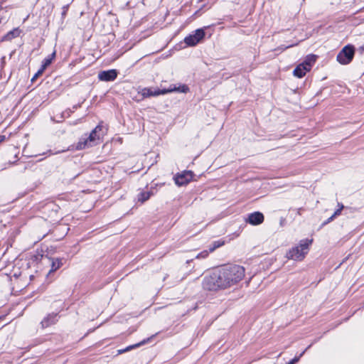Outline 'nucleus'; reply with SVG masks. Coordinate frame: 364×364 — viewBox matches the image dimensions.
<instances>
[{
  "label": "nucleus",
  "instance_id": "nucleus-1",
  "mask_svg": "<svg viewBox=\"0 0 364 364\" xmlns=\"http://www.w3.org/2000/svg\"><path fill=\"white\" fill-rule=\"evenodd\" d=\"M222 278L224 288H229L239 282L245 277V269L237 264H228L218 269Z\"/></svg>",
  "mask_w": 364,
  "mask_h": 364
},
{
  "label": "nucleus",
  "instance_id": "nucleus-2",
  "mask_svg": "<svg viewBox=\"0 0 364 364\" xmlns=\"http://www.w3.org/2000/svg\"><path fill=\"white\" fill-rule=\"evenodd\" d=\"M104 134L103 127L101 124H98L87 137H83L80 139L76 149H84L99 144Z\"/></svg>",
  "mask_w": 364,
  "mask_h": 364
},
{
  "label": "nucleus",
  "instance_id": "nucleus-3",
  "mask_svg": "<svg viewBox=\"0 0 364 364\" xmlns=\"http://www.w3.org/2000/svg\"><path fill=\"white\" fill-rule=\"evenodd\" d=\"M202 285L203 288L207 291H215L220 289H225L218 269H215L210 274L205 276Z\"/></svg>",
  "mask_w": 364,
  "mask_h": 364
},
{
  "label": "nucleus",
  "instance_id": "nucleus-4",
  "mask_svg": "<svg viewBox=\"0 0 364 364\" xmlns=\"http://www.w3.org/2000/svg\"><path fill=\"white\" fill-rule=\"evenodd\" d=\"M189 90L188 86L186 85L176 86V85H171L167 89H157L154 87H145L141 90V94L144 97H156L160 95H165L167 93L173 92H179L183 93H186Z\"/></svg>",
  "mask_w": 364,
  "mask_h": 364
},
{
  "label": "nucleus",
  "instance_id": "nucleus-5",
  "mask_svg": "<svg viewBox=\"0 0 364 364\" xmlns=\"http://www.w3.org/2000/svg\"><path fill=\"white\" fill-rule=\"evenodd\" d=\"M354 53L355 50L353 46H346L338 54L337 61L341 65H348L352 61Z\"/></svg>",
  "mask_w": 364,
  "mask_h": 364
},
{
  "label": "nucleus",
  "instance_id": "nucleus-6",
  "mask_svg": "<svg viewBox=\"0 0 364 364\" xmlns=\"http://www.w3.org/2000/svg\"><path fill=\"white\" fill-rule=\"evenodd\" d=\"M205 36V31L203 28L197 29L193 34L189 35L184 39L185 43L188 46L197 45Z\"/></svg>",
  "mask_w": 364,
  "mask_h": 364
},
{
  "label": "nucleus",
  "instance_id": "nucleus-7",
  "mask_svg": "<svg viewBox=\"0 0 364 364\" xmlns=\"http://www.w3.org/2000/svg\"><path fill=\"white\" fill-rule=\"evenodd\" d=\"M193 174L190 171H185L178 173L174 177V181L178 186H184L188 183L193 178Z\"/></svg>",
  "mask_w": 364,
  "mask_h": 364
},
{
  "label": "nucleus",
  "instance_id": "nucleus-8",
  "mask_svg": "<svg viewBox=\"0 0 364 364\" xmlns=\"http://www.w3.org/2000/svg\"><path fill=\"white\" fill-rule=\"evenodd\" d=\"M117 77V71L114 69L101 71L98 74V78L101 81H113Z\"/></svg>",
  "mask_w": 364,
  "mask_h": 364
},
{
  "label": "nucleus",
  "instance_id": "nucleus-9",
  "mask_svg": "<svg viewBox=\"0 0 364 364\" xmlns=\"http://www.w3.org/2000/svg\"><path fill=\"white\" fill-rule=\"evenodd\" d=\"M264 220V215L259 212H255L248 216V223L257 225L261 224Z\"/></svg>",
  "mask_w": 364,
  "mask_h": 364
},
{
  "label": "nucleus",
  "instance_id": "nucleus-10",
  "mask_svg": "<svg viewBox=\"0 0 364 364\" xmlns=\"http://www.w3.org/2000/svg\"><path fill=\"white\" fill-rule=\"evenodd\" d=\"M305 255L306 252H286L285 257L288 259L301 261L305 257Z\"/></svg>",
  "mask_w": 364,
  "mask_h": 364
},
{
  "label": "nucleus",
  "instance_id": "nucleus-11",
  "mask_svg": "<svg viewBox=\"0 0 364 364\" xmlns=\"http://www.w3.org/2000/svg\"><path fill=\"white\" fill-rule=\"evenodd\" d=\"M57 314H51L48 315L46 317H45L41 324L42 326V328H47L50 326V325L54 324L57 321Z\"/></svg>",
  "mask_w": 364,
  "mask_h": 364
},
{
  "label": "nucleus",
  "instance_id": "nucleus-12",
  "mask_svg": "<svg viewBox=\"0 0 364 364\" xmlns=\"http://www.w3.org/2000/svg\"><path fill=\"white\" fill-rule=\"evenodd\" d=\"M21 33V30L18 28H15L12 31L8 32L5 36H3L2 41H9L12 39L17 38Z\"/></svg>",
  "mask_w": 364,
  "mask_h": 364
},
{
  "label": "nucleus",
  "instance_id": "nucleus-13",
  "mask_svg": "<svg viewBox=\"0 0 364 364\" xmlns=\"http://www.w3.org/2000/svg\"><path fill=\"white\" fill-rule=\"evenodd\" d=\"M309 69L302 63L299 64L294 70V75L299 78L304 77Z\"/></svg>",
  "mask_w": 364,
  "mask_h": 364
},
{
  "label": "nucleus",
  "instance_id": "nucleus-14",
  "mask_svg": "<svg viewBox=\"0 0 364 364\" xmlns=\"http://www.w3.org/2000/svg\"><path fill=\"white\" fill-rule=\"evenodd\" d=\"M316 56L315 55H309L306 56V60L304 63H302L303 65H304L306 68L309 69V70L311 68L312 65L316 62Z\"/></svg>",
  "mask_w": 364,
  "mask_h": 364
},
{
  "label": "nucleus",
  "instance_id": "nucleus-15",
  "mask_svg": "<svg viewBox=\"0 0 364 364\" xmlns=\"http://www.w3.org/2000/svg\"><path fill=\"white\" fill-rule=\"evenodd\" d=\"M151 195V193L150 191H141L137 196V200L139 202L143 203L149 199Z\"/></svg>",
  "mask_w": 364,
  "mask_h": 364
},
{
  "label": "nucleus",
  "instance_id": "nucleus-16",
  "mask_svg": "<svg viewBox=\"0 0 364 364\" xmlns=\"http://www.w3.org/2000/svg\"><path fill=\"white\" fill-rule=\"evenodd\" d=\"M311 242L312 240L310 239L302 240L300 241L299 247H297L295 250H299V248H300L301 250H305L309 247Z\"/></svg>",
  "mask_w": 364,
  "mask_h": 364
},
{
  "label": "nucleus",
  "instance_id": "nucleus-17",
  "mask_svg": "<svg viewBox=\"0 0 364 364\" xmlns=\"http://www.w3.org/2000/svg\"><path fill=\"white\" fill-rule=\"evenodd\" d=\"M55 52L54 51L51 54L50 56L44 59L41 68H43L44 70H46V68L51 63V62H52L53 59L55 58Z\"/></svg>",
  "mask_w": 364,
  "mask_h": 364
},
{
  "label": "nucleus",
  "instance_id": "nucleus-18",
  "mask_svg": "<svg viewBox=\"0 0 364 364\" xmlns=\"http://www.w3.org/2000/svg\"><path fill=\"white\" fill-rule=\"evenodd\" d=\"M62 265L61 259H57L56 260H53L52 262V269L51 271H56Z\"/></svg>",
  "mask_w": 364,
  "mask_h": 364
},
{
  "label": "nucleus",
  "instance_id": "nucleus-19",
  "mask_svg": "<svg viewBox=\"0 0 364 364\" xmlns=\"http://www.w3.org/2000/svg\"><path fill=\"white\" fill-rule=\"evenodd\" d=\"M151 338H148L147 340H144L142 341L141 342H140L139 343H137L134 346H128L126 349L123 350H120V352H125V351H127V350H129L135 347H138V346H140L143 344H145Z\"/></svg>",
  "mask_w": 364,
  "mask_h": 364
},
{
  "label": "nucleus",
  "instance_id": "nucleus-20",
  "mask_svg": "<svg viewBox=\"0 0 364 364\" xmlns=\"http://www.w3.org/2000/svg\"><path fill=\"white\" fill-rule=\"evenodd\" d=\"M224 244V241L223 240H218L214 242L213 247L210 249V250H215L217 248L220 247Z\"/></svg>",
  "mask_w": 364,
  "mask_h": 364
},
{
  "label": "nucleus",
  "instance_id": "nucleus-21",
  "mask_svg": "<svg viewBox=\"0 0 364 364\" xmlns=\"http://www.w3.org/2000/svg\"><path fill=\"white\" fill-rule=\"evenodd\" d=\"M44 69L41 68L35 74V75L32 78V81H34L38 76L41 75L42 73L44 72Z\"/></svg>",
  "mask_w": 364,
  "mask_h": 364
},
{
  "label": "nucleus",
  "instance_id": "nucleus-22",
  "mask_svg": "<svg viewBox=\"0 0 364 364\" xmlns=\"http://www.w3.org/2000/svg\"><path fill=\"white\" fill-rule=\"evenodd\" d=\"M344 208L343 205H341V208H338L334 213L333 214V217H336L341 213L342 210Z\"/></svg>",
  "mask_w": 364,
  "mask_h": 364
},
{
  "label": "nucleus",
  "instance_id": "nucleus-23",
  "mask_svg": "<svg viewBox=\"0 0 364 364\" xmlns=\"http://www.w3.org/2000/svg\"><path fill=\"white\" fill-rule=\"evenodd\" d=\"M208 256V252H202L196 256V259L205 258Z\"/></svg>",
  "mask_w": 364,
  "mask_h": 364
},
{
  "label": "nucleus",
  "instance_id": "nucleus-24",
  "mask_svg": "<svg viewBox=\"0 0 364 364\" xmlns=\"http://www.w3.org/2000/svg\"><path fill=\"white\" fill-rule=\"evenodd\" d=\"M335 217H333V215L331 217H330L325 223L324 224H327L328 223H330L331 221H332L333 220Z\"/></svg>",
  "mask_w": 364,
  "mask_h": 364
},
{
  "label": "nucleus",
  "instance_id": "nucleus-25",
  "mask_svg": "<svg viewBox=\"0 0 364 364\" xmlns=\"http://www.w3.org/2000/svg\"><path fill=\"white\" fill-rule=\"evenodd\" d=\"M5 139L4 136H0V142L3 141Z\"/></svg>",
  "mask_w": 364,
  "mask_h": 364
},
{
  "label": "nucleus",
  "instance_id": "nucleus-26",
  "mask_svg": "<svg viewBox=\"0 0 364 364\" xmlns=\"http://www.w3.org/2000/svg\"><path fill=\"white\" fill-rule=\"evenodd\" d=\"M360 50L362 52H364V45L360 47Z\"/></svg>",
  "mask_w": 364,
  "mask_h": 364
},
{
  "label": "nucleus",
  "instance_id": "nucleus-27",
  "mask_svg": "<svg viewBox=\"0 0 364 364\" xmlns=\"http://www.w3.org/2000/svg\"><path fill=\"white\" fill-rule=\"evenodd\" d=\"M341 205H342V204L341 203L338 204V208H341Z\"/></svg>",
  "mask_w": 364,
  "mask_h": 364
}]
</instances>
